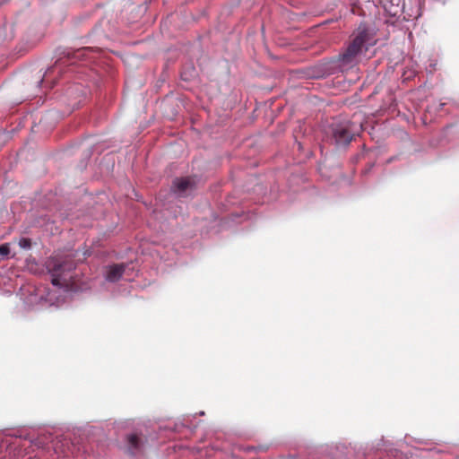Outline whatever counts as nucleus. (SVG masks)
I'll list each match as a JSON object with an SVG mask.
<instances>
[{
	"label": "nucleus",
	"instance_id": "nucleus-9",
	"mask_svg": "<svg viewBox=\"0 0 459 459\" xmlns=\"http://www.w3.org/2000/svg\"><path fill=\"white\" fill-rule=\"evenodd\" d=\"M125 273H126V265H124L123 264H117V281L119 279L124 278Z\"/></svg>",
	"mask_w": 459,
	"mask_h": 459
},
{
	"label": "nucleus",
	"instance_id": "nucleus-6",
	"mask_svg": "<svg viewBox=\"0 0 459 459\" xmlns=\"http://www.w3.org/2000/svg\"><path fill=\"white\" fill-rule=\"evenodd\" d=\"M191 182L187 178H178L172 183V190L178 195L183 194L189 186Z\"/></svg>",
	"mask_w": 459,
	"mask_h": 459
},
{
	"label": "nucleus",
	"instance_id": "nucleus-3",
	"mask_svg": "<svg viewBox=\"0 0 459 459\" xmlns=\"http://www.w3.org/2000/svg\"><path fill=\"white\" fill-rule=\"evenodd\" d=\"M52 448L56 455L63 456L77 455L81 453L89 452L84 438L75 434L73 437L69 436L56 437L52 442Z\"/></svg>",
	"mask_w": 459,
	"mask_h": 459
},
{
	"label": "nucleus",
	"instance_id": "nucleus-8",
	"mask_svg": "<svg viewBox=\"0 0 459 459\" xmlns=\"http://www.w3.org/2000/svg\"><path fill=\"white\" fill-rule=\"evenodd\" d=\"M10 245L8 243H4L3 245H0V255L3 258H7L10 255Z\"/></svg>",
	"mask_w": 459,
	"mask_h": 459
},
{
	"label": "nucleus",
	"instance_id": "nucleus-11",
	"mask_svg": "<svg viewBox=\"0 0 459 459\" xmlns=\"http://www.w3.org/2000/svg\"><path fill=\"white\" fill-rule=\"evenodd\" d=\"M107 279L110 281H113L115 279V265H110L109 270L107 275Z\"/></svg>",
	"mask_w": 459,
	"mask_h": 459
},
{
	"label": "nucleus",
	"instance_id": "nucleus-10",
	"mask_svg": "<svg viewBox=\"0 0 459 459\" xmlns=\"http://www.w3.org/2000/svg\"><path fill=\"white\" fill-rule=\"evenodd\" d=\"M91 48H82L76 51L75 56L77 57L84 56L86 55V53L91 52Z\"/></svg>",
	"mask_w": 459,
	"mask_h": 459
},
{
	"label": "nucleus",
	"instance_id": "nucleus-5",
	"mask_svg": "<svg viewBox=\"0 0 459 459\" xmlns=\"http://www.w3.org/2000/svg\"><path fill=\"white\" fill-rule=\"evenodd\" d=\"M142 446V441L136 434H130L127 437V451L130 455H136Z\"/></svg>",
	"mask_w": 459,
	"mask_h": 459
},
{
	"label": "nucleus",
	"instance_id": "nucleus-1",
	"mask_svg": "<svg viewBox=\"0 0 459 459\" xmlns=\"http://www.w3.org/2000/svg\"><path fill=\"white\" fill-rule=\"evenodd\" d=\"M375 44L373 33L365 22H360L350 36V40L338 56L342 72L357 66L370 47Z\"/></svg>",
	"mask_w": 459,
	"mask_h": 459
},
{
	"label": "nucleus",
	"instance_id": "nucleus-7",
	"mask_svg": "<svg viewBox=\"0 0 459 459\" xmlns=\"http://www.w3.org/2000/svg\"><path fill=\"white\" fill-rule=\"evenodd\" d=\"M18 245L22 249H30L32 246L31 239L28 238H22L18 241Z\"/></svg>",
	"mask_w": 459,
	"mask_h": 459
},
{
	"label": "nucleus",
	"instance_id": "nucleus-2",
	"mask_svg": "<svg viewBox=\"0 0 459 459\" xmlns=\"http://www.w3.org/2000/svg\"><path fill=\"white\" fill-rule=\"evenodd\" d=\"M46 268L51 274L52 284L64 287L68 285L69 273L75 268V263L71 258L56 255L47 260Z\"/></svg>",
	"mask_w": 459,
	"mask_h": 459
},
{
	"label": "nucleus",
	"instance_id": "nucleus-4",
	"mask_svg": "<svg viewBox=\"0 0 459 459\" xmlns=\"http://www.w3.org/2000/svg\"><path fill=\"white\" fill-rule=\"evenodd\" d=\"M352 125L351 121H344L333 126V138L337 146H347L351 142L354 135Z\"/></svg>",
	"mask_w": 459,
	"mask_h": 459
},
{
	"label": "nucleus",
	"instance_id": "nucleus-12",
	"mask_svg": "<svg viewBox=\"0 0 459 459\" xmlns=\"http://www.w3.org/2000/svg\"><path fill=\"white\" fill-rule=\"evenodd\" d=\"M86 255H89V254L87 252L83 253V256H84L83 258H85Z\"/></svg>",
	"mask_w": 459,
	"mask_h": 459
}]
</instances>
